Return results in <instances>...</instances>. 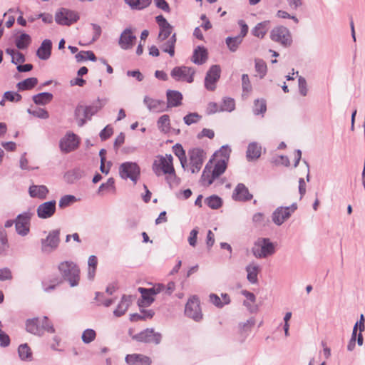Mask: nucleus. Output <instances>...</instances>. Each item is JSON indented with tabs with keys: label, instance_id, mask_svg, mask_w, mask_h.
<instances>
[{
	"label": "nucleus",
	"instance_id": "nucleus-18",
	"mask_svg": "<svg viewBox=\"0 0 365 365\" xmlns=\"http://www.w3.org/2000/svg\"><path fill=\"white\" fill-rule=\"evenodd\" d=\"M136 41V36L133 34L131 29L126 28L120 34L118 44L123 50L133 48Z\"/></svg>",
	"mask_w": 365,
	"mask_h": 365
},
{
	"label": "nucleus",
	"instance_id": "nucleus-37",
	"mask_svg": "<svg viewBox=\"0 0 365 365\" xmlns=\"http://www.w3.org/2000/svg\"><path fill=\"white\" fill-rule=\"evenodd\" d=\"M38 79L35 77L26 78L17 83V88L20 91L30 90L36 86Z\"/></svg>",
	"mask_w": 365,
	"mask_h": 365
},
{
	"label": "nucleus",
	"instance_id": "nucleus-2",
	"mask_svg": "<svg viewBox=\"0 0 365 365\" xmlns=\"http://www.w3.org/2000/svg\"><path fill=\"white\" fill-rule=\"evenodd\" d=\"M58 270L63 279L68 281L71 287L78 284L80 269L77 264L72 261H64L59 264Z\"/></svg>",
	"mask_w": 365,
	"mask_h": 365
},
{
	"label": "nucleus",
	"instance_id": "nucleus-41",
	"mask_svg": "<svg viewBox=\"0 0 365 365\" xmlns=\"http://www.w3.org/2000/svg\"><path fill=\"white\" fill-rule=\"evenodd\" d=\"M106 191V192L115 193V180L113 178L108 179L106 182L102 183L98 190V193Z\"/></svg>",
	"mask_w": 365,
	"mask_h": 365
},
{
	"label": "nucleus",
	"instance_id": "nucleus-38",
	"mask_svg": "<svg viewBox=\"0 0 365 365\" xmlns=\"http://www.w3.org/2000/svg\"><path fill=\"white\" fill-rule=\"evenodd\" d=\"M242 40L241 36H239L235 37L228 36L225 39V43L231 52H235L242 43Z\"/></svg>",
	"mask_w": 365,
	"mask_h": 365
},
{
	"label": "nucleus",
	"instance_id": "nucleus-58",
	"mask_svg": "<svg viewBox=\"0 0 365 365\" xmlns=\"http://www.w3.org/2000/svg\"><path fill=\"white\" fill-rule=\"evenodd\" d=\"M298 86H299V93L302 96H306L308 93V88H307V81L304 77H302V76L299 77Z\"/></svg>",
	"mask_w": 365,
	"mask_h": 365
},
{
	"label": "nucleus",
	"instance_id": "nucleus-25",
	"mask_svg": "<svg viewBox=\"0 0 365 365\" xmlns=\"http://www.w3.org/2000/svg\"><path fill=\"white\" fill-rule=\"evenodd\" d=\"M212 160H210L205 165L204 170L202 172L200 182L202 185L209 186L210 185L213 181L217 178L214 176V174L212 173Z\"/></svg>",
	"mask_w": 365,
	"mask_h": 365
},
{
	"label": "nucleus",
	"instance_id": "nucleus-17",
	"mask_svg": "<svg viewBox=\"0 0 365 365\" xmlns=\"http://www.w3.org/2000/svg\"><path fill=\"white\" fill-rule=\"evenodd\" d=\"M56 202L55 200H51L40 204L37 209V216L40 219H48L51 217L56 212Z\"/></svg>",
	"mask_w": 365,
	"mask_h": 365
},
{
	"label": "nucleus",
	"instance_id": "nucleus-6",
	"mask_svg": "<svg viewBox=\"0 0 365 365\" xmlns=\"http://www.w3.org/2000/svg\"><path fill=\"white\" fill-rule=\"evenodd\" d=\"M34 215V212L31 210H28L16 217L15 227L16 232L19 235L24 237L29 233L31 220Z\"/></svg>",
	"mask_w": 365,
	"mask_h": 365
},
{
	"label": "nucleus",
	"instance_id": "nucleus-44",
	"mask_svg": "<svg viewBox=\"0 0 365 365\" xmlns=\"http://www.w3.org/2000/svg\"><path fill=\"white\" fill-rule=\"evenodd\" d=\"M19 356L22 360H31L32 353L27 344H21L18 349Z\"/></svg>",
	"mask_w": 365,
	"mask_h": 365
},
{
	"label": "nucleus",
	"instance_id": "nucleus-55",
	"mask_svg": "<svg viewBox=\"0 0 365 365\" xmlns=\"http://www.w3.org/2000/svg\"><path fill=\"white\" fill-rule=\"evenodd\" d=\"M231 148L229 145H223L220 148V149L215 153L216 156H221L222 158L220 160H225V161H229L230 153H231Z\"/></svg>",
	"mask_w": 365,
	"mask_h": 365
},
{
	"label": "nucleus",
	"instance_id": "nucleus-46",
	"mask_svg": "<svg viewBox=\"0 0 365 365\" xmlns=\"http://www.w3.org/2000/svg\"><path fill=\"white\" fill-rule=\"evenodd\" d=\"M267 110L266 101L264 99H257L255 101L253 113L255 115H264Z\"/></svg>",
	"mask_w": 365,
	"mask_h": 365
},
{
	"label": "nucleus",
	"instance_id": "nucleus-61",
	"mask_svg": "<svg viewBox=\"0 0 365 365\" xmlns=\"http://www.w3.org/2000/svg\"><path fill=\"white\" fill-rule=\"evenodd\" d=\"M198 234V228H194L190 232V236L188 237L189 245L192 247H195L197 244V237Z\"/></svg>",
	"mask_w": 365,
	"mask_h": 365
},
{
	"label": "nucleus",
	"instance_id": "nucleus-45",
	"mask_svg": "<svg viewBox=\"0 0 365 365\" xmlns=\"http://www.w3.org/2000/svg\"><path fill=\"white\" fill-rule=\"evenodd\" d=\"M255 71L259 74L260 78H263L267 71L266 63L262 59L259 58L255 59Z\"/></svg>",
	"mask_w": 365,
	"mask_h": 365
},
{
	"label": "nucleus",
	"instance_id": "nucleus-5",
	"mask_svg": "<svg viewBox=\"0 0 365 365\" xmlns=\"http://www.w3.org/2000/svg\"><path fill=\"white\" fill-rule=\"evenodd\" d=\"M275 252L274 244L269 238H259L252 248V253L257 258H266Z\"/></svg>",
	"mask_w": 365,
	"mask_h": 365
},
{
	"label": "nucleus",
	"instance_id": "nucleus-64",
	"mask_svg": "<svg viewBox=\"0 0 365 365\" xmlns=\"http://www.w3.org/2000/svg\"><path fill=\"white\" fill-rule=\"evenodd\" d=\"M215 136V133L212 130L208 128H203L202 131L197 134L199 139L203 137H207L210 139H212Z\"/></svg>",
	"mask_w": 365,
	"mask_h": 365
},
{
	"label": "nucleus",
	"instance_id": "nucleus-11",
	"mask_svg": "<svg viewBox=\"0 0 365 365\" xmlns=\"http://www.w3.org/2000/svg\"><path fill=\"white\" fill-rule=\"evenodd\" d=\"M60 231L54 230L51 231L46 239L41 240V250L44 253H51L58 247Z\"/></svg>",
	"mask_w": 365,
	"mask_h": 365
},
{
	"label": "nucleus",
	"instance_id": "nucleus-34",
	"mask_svg": "<svg viewBox=\"0 0 365 365\" xmlns=\"http://www.w3.org/2000/svg\"><path fill=\"white\" fill-rule=\"evenodd\" d=\"M129 305L130 301L128 298L123 295L117 308L113 311L114 315L117 317L123 316L128 310Z\"/></svg>",
	"mask_w": 365,
	"mask_h": 365
},
{
	"label": "nucleus",
	"instance_id": "nucleus-51",
	"mask_svg": "<svg viewBox=\"0 0 365 365\" xmlns=\"http://www.w3.org/2000/svg\"><path fill=\"white\" fill-rule=\"evenodd\" d=\"M165 180L170 188L178 186L180 184V179L177 177L175 168L173 172H170L165 175Z\"/></svg>",
	"mask_w": 365,
	"mask_h": 365
},
{
	"label": "nucleus",
	"instance_id": "nucleus-59",
	"mask_svg": "<svg viewBox=\"0 0 365 365\" xmlns=\"http://www.w3.org/2000/svg\"><path fill=\"white\" fill-rule=\"evenodd\" d=\"M242 88L243 93H249L252 91V85L247 74L242 76Z\"/></svg>",
	"mask_w": 365,
	"mask_h": 365
},
{
	"label": "nucleus",
	"instance_id": "nucleus-10",
	"mask_svg": "<svg viewBox=\"0 0 365 365\" xmlns=\"http://www.w3.org/2000/svg\"><path fill=\"white\" fill-rule=\"evenodd\" d=\"M132 338L139 342L159 344L162 339V334L159 332H155L153 329L148 328L133 335Z\"/></svg>",
	"mask_w": 365,
	"mask_h": 365
},
{
	"label": "nucleus",
	"instance_id": "nucleus-22",
	"mask_svg": "<svg viewBox=\"0 0 365 365\" xmlns=\"http://www.w3.org/2000/svg\"><path fill=\"white\" fill-rule=\"evenodd\" d=\"M48 189L46 185H32L29 188V193L31 197L44 200L48 194Z\"/></svg>",
	"mask_w": 365,
	"mask_h": 365
},
{
	"label": "nucleus",
	"instance_id": "nucleus-43",
	"mask_svg": "<svg viewBox=\"0 0 365 365\" xmlns=\"http://www.w3.org/2000/svg\"><path fill=\"white\" fill-rule=\"evenodd\" d=\"M205 202L209 207L215 210L220 208L222 206V200L217 195H213L207 197L205 200Z\"/></svg>",
	"mask_w": 365,
	"mask_h": 365
},
{
	"label": "nucleus",
	"instance_id": "nucleus-54",
	"mask_svg": "<svg viewBox=\"0 0 365 365\" xmlns=\"http://www.w3.org/2000/svg\"><path fill=\"white\" fill-rule=\"evenodd\" d=\"M27 112L29 114L41 119H47L49 117L48 111L41 108H38L35 110H31L29 108L27 110Z\"/></svg>",
	"mask_w": 365,
	"mask_h": 365
},
{
	"label": "nucleus",
	"instance_id": "nucleus-23",
	"mask_svg": "<svg viewBox=\"0 0 365 365\" xmlns=\"http://www.w3.org/2000/svg\"><path fill=\"white\" fill-rule=\"evenodd\" d=\"M52 42L49 39L42 41L40 47L37 49L36 56L41 60H47L51 54Z\"/></svg>",
	"mask_w": 365,
	"mask_h": 365
},
{
	"label": "nucleus",
	"instance_id": "nucleus-53",
	"mask_svg": "<svg viewBox=\"0 0 365 365\" xmlns=\"http://www.w3.org/2000/svg\"><path fill=\"white\" fill-rule=\"evenodd\" d=\"M158 128L163 132H167L170 128V118L168 115H163L158 120Z\"/></svg>",
	"mask_w": 365,
	"mask_h": 365
},
{
	"label": "nucleus",
	"instance_id": "nucleus-31",
	"mask_svg": "<svg viewBox=\"0 0 365 365\" xmlns=\"http://www.w3.org/2000/svg\"><path fill=\"white\" fill-rule=\"evenodd\" d=\"M269 24V21L258 23L252 30V34L256 37L262 38L268 31Z\"/></svg>",
	"mask_w": 365,
	"mask_h": 365
},
{
	"label": "nucleus",
	"instance_id": "nucleus-52",
	"mask_svg": "<svg viewBox=\"0 0 365 365\" xmlns=\"http://www.w3.org/2000/svg\"><path fill=\"white\" fill-rule=\"evenodd\" d=\"M235 103L233 98H225L223 100V103L220 108V111L231 112L235 110Z\"/></svg>",
	"mask_w": 365,
	"mask_h": 365
},
{
	"label": "nucleus",
	"instance_id": "nucleus-4",
	"mask_svg": "<svg viewBox=\"0 0 365 365\" xmlns=\"http://www.w3.org/2000/svg\"><path fill=\"white\" fill-rule=\"evenodd\" d=\"M118 173L123 180L130 179L136 184L140 175V168L135 162H125L119 165Z\"/></svg>",
	"mask_w": 365,
	"mask_h": 365
},
{
	"label": "nucleus",
	"instance_id": "nucleus-60",
	"mask_svg": "<svg viewBox=\"0 0 365 365\" xmlns=\"http://www.w3.org/2000/svg\"><path fill=\"white\" fill-rule=\"evenodd\" d=\"M4 98L11 102H19L21 99V96L16 92L6 91L4 94Z\"/></svg>",
	"mask_w": 365,
	"mask_h": 365
},
{
	"label": "nucleus",
	"instance_id": "nucleus-33",
	"mask_svg": "<svg viewBox=\"0 0 365 365\" xmlns=\"http://www.w3.org/2000/svg\"><path fill=\"white\" fill-rule=\"evenodd\" d=\"M53 99V94L48 92H43L33 96L34 102L37 105L44 106L50 103Z\"/></svg>",
	"mask_w": 365,
	"mask_h": 365
},
{
	"label": "nucleus",
	"instance_id": "nucleus-40",
	"mask_svg": "<svg viewBox=\"0 0 365 365\" xmlns=\"http://www.w3.org/2000/svg\"><path fill=\"white\" fill-rule=\"evenodd\" d=\"M227 161L225 160H218L215 164L214 168L212 167V173L217 178L225 173L227 165Z\"/></svg>",
	"mask_w": 365,
	"mask_h": 365
},
{
	"label": "nucleus",
	"instance_id": "nucleus-24",
	"mask_svg": "<svg viewBox=\"0 0 365 365\" xmlns=\"http://www.w3.org/2000/svg\"><path fill=\"white\" fill-rule=\"evenodd\" d=\"M166 96L168 101L167 108L177 107L181 105L182 95L180 92L168 90L167 91Z\"/></svg>",
	"mask_w": 365,
	"mask_h": 365
},
{
	"label": "nucleus",
	"instance_id": "nucleus-42",
	"mask_svg": "<svg viewBox=\"0 0 365 365\" xmlns=\"http://www.w3.org/2000/svg\"><path fill=\"white\" fill-rule=\"evenodd\" d=\"M103 106L104 104L102 103V101L100 99H98V101L92 105L85 106L86 111L88 113L90 120H91V117L97 113L103 108Z\"/></svg>",
	"mask_w": 365,
	"mask_h": 365
},
{
	"label": "nucleus",
	"instance_id": "nucleus-29",
	"mask_svg": "<svg viewBox=\"0 0 365 365\" xmlns=\"http://www.w3.org/2000/svg\"><path fill=\"white\" fill-rule=\"evenodd\" d=\"M207 58V52L204 47L197 46L193 52L192 61L197 65L203 64Z\"/></svg>",
	"mask_w": 365,
	"mask_h": 365
},
{
	"label": "nucleus",
	"instance_id": "nucleus-30",
	"mask_svg": "<svg viewBox=\"0 0 365 365\" xmlns=\"http://www.w3.org/2000/svg\"><path fill=\"white\" fill-rule=\"evenodd\" d=\"M261 155V146L257 143L253 142L248 145L246 152V157L248 161H252L259 158Z\"/></svg>",
	"mask_w": 365,
	"mask_h": 365
},
{
	"label": "nucleus",
	"instance_id": "nucleus-35",
	"mask_svg": "<svg viewBox=\"0 0 365 365\" xmlns=\"http://www.w3.org/2000/svg\"><path fill=\"white\" fill-rule=\"evenodd\" d=\"M31 42V36L25 33L21 34L19 36H18L15 40L16 46L19 49H26L30 45Z\"/></svg>",
	"mask_w": 365,
	"mask_h": 365
},
{
	"label": "nucleus",
	"instance_id": "nucleus-57",
	"mask_svg": "<svg viewBox=\"0 0 365 365\" xmlns=\"http://www.w3.org/2000/svg\"><path fill=\"white\" fill-rule=\"evenodd\" d=\"M76 200V199L75 196L71 195H66L63 196L60 199V200L58 202V205L61 208H64V207L70 205L73 202H75Z\"/></svg>",
	"mask_w": 365,
	"mask_h": 365
},
{
	"label": "nucleus",
	"instance_id": "nucleus-7",
	"mask_svg": "<svg viewBox=\"0 0 365 365\" xmlns=\"http://www.w3.org/2000/svg\"><path fill=\"white\" fill-rule=\"evenodd\" d=\"M297 210V204L296 202H293L290 206L278 207L273 212L272 220L275 225L278 226L282 225Z\"/></svg>",
	"mask_w": 365,
	"mask_h": 365
},
{
	"label": "nucleus",
	"instance_id": "nucleus-63",
	"mask_svg": "<svg viewBox=\"0 0 365 365\" xmlns=\"http://www.w3.org/2000/svg\"><path fill=\"white\" fill-rule=\"evenodd\" d=\"M11 278V272L9 268L0 269V281L9 280Z\"/></svg>",
	"mask_w": 365,
	"mask_h": 365
},
{
	"label": "nucleus",
	"instance_id": "nucleus-14",
	"mask_svg": "<svg viewBox=\"0 0 365 365\" xmlns=\"http://www.w3.org/2000/svg\"><path fill=\"white\" fill-rule=\"evenodd\" d=\"M79 19L78 14L73 11L62 8L56 12L55 20L58 24L69 26Z\"/></svg>",
	"mask_w": 365,
	"mask_h": 365
},
{
	"label": "nucleus",
	"instance_id": "nucleus-15",
	"mask_svg": "<svg viewBox=\"0 0 365 365\" xmlns=\"http://www.w3.org/2000/svg\"><path fill=\"white\" fill-rule=\"evenodd\" d=\"M185 314L196 322L202 319V314L200 307V301L197 297L194 296L187 301L185 305Z\"/></svg>",
	"mask_w": 365,
	"mask_h": 365
},
{
	"label": "nucleus",
	"instance_id": "nucleus-19",
	"mask_svg": "<svg viewBox=\"0 0 365 365\" xmlns=\"http://www.w3.org/2000/svg\"><path fill=\"white\" fill-rule=\"evenodd\" d=\"M253 195L243 183H238L233 190L232 198L235 201L247 202L252 200Z\"/></svg>",
	"mask_w": 365,
	"mask_h": 365
},
{
	"label": "nucleus",
	"instance_id": "nucleus-39",
	"mask_svg": "<svg viewBox=\"0 0 365 365\" xmlns=\"http://www.w3.org/2000/svg\"><path fill=\"white\" fill-rule=\"evenodd\" d=\"M173 150L174 154L179 158L182 167L185 168V166L187 164V158L182 146L180 144L177 143L173 147Z\"/></svg>",
	"mask_w": 365,
	"mask_h": 365
},
{
	"label": "nucleus",
	"instance_id": "nucleus-8",
	"mask_svg": "<svg viewBox=\"0 0 365 365\" xmlns=\"http://www.w3.org/2000/svg\"><path fill=\"white\" fill-rule=\"evenodd\" d=\"M189 165L192 173H198L206 158L205 152L199 148H193L189 150Z\"/></svg>",
	"mask_w": 365,
	"mask_h": 365
},
{
	"label": "nucleus",
	"instance_id": "nucleus-20",
	"mask_svg": "<svg viewBox=\"0 0 365 365\" xmlns=\"http://www.w3.org/2000/svg\"><path fill=\"white\" fill-rule=\"evenodd\" d=\"M143 103L150 112L161 113L166 110L165 102L162 100L154 99L146 96L144 97Z\"/></svg>",
	"mask_w": 365,
	"mask_h": 365
},
{
	"label": "nucleus",
	"instance_id": "nucleus-13",
	"mask_svg": "<svg viewBox=\"0 0 365 365\" xmlns=\"http://www.w3.org/2000/svg\"><path fill=\"white\" fill-rule=\"evenodd\" d=\"M195 70L191 67L187 66H178L175 67L170 73V76L178 81H186L192 83L193 81V76Z\"/></svg>",
	"mask_w": 365,
	"mask_h": 365
},
{
	"label": "nucleus",
	"instance_id": "nucleus-62",
	"mask_svg": "<svg viewBox=\"0 0 365 365\" xmlns=\"http://www.w3.org/2000/svg\"><path fill=\"white\" fill-rule=\"evenodd\" d=\"M209 298L210 302L217 308H222L224 307L221 298H220L216 294H210Z\"/></svg>",
	"mask_w": 365,
	"mask_h": 365
},
{
	"label": "nucleus",
	"instance_id": "nucleus-26",
	"mask_svg": "<svg viewBox=\"0 0 365 365\" xmlns=\"http://www.w3.org/2000/svg\"><path fill=\"white\" fill-rule=\"evenodd\" d=\"M176 40V34L174 33L169 38H167L164 42H160V47L161 50L165 53H168L171 57L174 56Z\"/></svg>",
	"mask_w": 365,
	"mask_h": 365
},
{
	"label": "nucleus",
	"instance_id": "nucleus-50",
	"mask_svg": "<svg viewBox=\"0 0 365 365\" xmlns=\"http://www.w3.org/2000/svg\"><path fill=\"white\" fill-rule=\"evenodd\" d=\"M96 337V332L93 329H86L82 333L81 339L84 344H90Z\"/></svg>",
	"mask_w": 365,
	"mask_h": 365
},
{
	"label": "nucleus",
	"instance_id": "nucleus-16",
	"mask_svg": "<svg viewBox=\"0 0 365 365\" xmlns=\"http://www.w3.org/2000/svg\"><path fill=\"white\" fill-rule=\"evenodd\" d=\"M221 69L218 65H212L207 71L205 78V87L207 90L213 91L216 83L220 78Z\"/></svg>",
	"mask_w": 365,
	"mask_h": 365
},
{
	"label": "nucleus",
	"instance_id": "nucleus-1",
	"mask_svg": "<svg viewBox=\"0 0 365 365\" xmlns=\"http://www.w3.org/2000/svg\"><path fill=\"white\" fill-rule=\"evenodd\" d=\"M26 329L28 332L38 336H42L45 332L53 334L56 331L53 324L46 316L27 319Z\"/></svg>",
	"mask_w": 365,
	"mask_h": 365
},
{
	"label": "nucleus",
	"instance_id": "nucleus-56",
	"mask_svg": "<svg viewBox=\"0 0 365 365\" xmlns=\"http://www.w3.org/2000/svg\"><path fill=\"white\" fill-rule=\"evenodd\" d=\"M202 118L197 113H190L183 118L185 123L187 125H190L193 123H197Z\"/></svg>",
	"mask_w": 365,
	"mask_h": 365
},
{
	"label": "nucleus",
	"instance_id": "nucleus-3",
	"mask_svg": "<svg viewBox=\"0 0 365 365\" xmlns=\"http://www.w3.org/2000/svg\"><path fill=\"white\" fill-rule=\"evenodd\" d=\"M173 158L170 154L157 156L152 165L153 172L158 177L173 172Z\"/></svg>",
	"mask_w": 365,
	"mask_h": 365
},
{
	"label": "nucleus",
	"instance_id": "nucleus-36",
	"mask_svg": "<svg viewBox=\"0 0 365 365\" xmlns=\"http://www.w3.org/2000/svg\"><path fill=\"white\" fill-rule=\"evenodd\" d=\"M138 291L140 292L142 297V299L139 302V305L141 307L150 305L154 301V299L148 289L140 287L138 288Z\"/></svg>",
	"mask_w": 365,
	"mask_h": 365
},
{
	"label": "nucleus",
	"instance_id": "nucleus-47",
	"mask_svg": "<svg viewBox=\"0 0 365 365\" xmlns=\"http://www.w3.org/2000/svg\"><path fill=\"white\" fill-rule=\"evenodd\" d=\"M252 222L256 227H264L269 222V220L262 212H256L252 218Z\"/></svg>",
	"mask_w": 365,
	"mask_h": 365
},
{
	"label": "nucleus",
	"instance_id": "nucleus-28",
	"mask_svg": "<svg viewBox=\"0 0 365 365\" xmlns=\"http://www.w3.org/2000/svg\"><path fill=\"white\" fill-rule=\"evenodd\" d=\"M75 118L78 123V125L82 127L87 120H90L86 108L83 105H78L75 109Z\"/></svg>",
	"mask_w": 365,
	"mask_h": 365
},
{
	"label": "nucleus",
	"instance_id": "nucleus-48",
	"mask_svg": "<svg viewBox=\"0 0 365 365\" xmlns=\"http://www.w3.org/2000/svg\"><path fill=\"white\" fill-rule=\"evenodd\" d=\"M9 248L7 236L5 230L0 226V255H4Z\"/></svg>",
	"mask_w": 365,
	"mask_h": 365
},
{
	"label": "nucleus",
	"instance_id": "nucleus-32",
	"mask_svg": "<svg viewBox=\"0 0 365 365\" xmlns=\"http://www.w3.org/2000/svg\"><path fill=\"white\" fill-rule=\"evenodd\" d=\"M132 10H142L151 4V0H124Z\"/></svg>",
	"mask_w": 365,
	"mask_h": 365
},
{
	"label": "nucleus",
	"instance_id": "nucleus-27",
	"mask_svg": "<svg viewBox=\"0 0 365 365\" xmlns=\"http://www.w3.org/2000/svg\"><path fill=\"white\" fill-rule=\"evenodd\" d=\"M247 279L251 284H257L258 282L257 275L260 267L256 263H250L246 267Z\"/></svg>",
	"mask_w": 365,
	"mask_h": 365
},
{
	"label": "nucleus",
	"instance_id": "nucleus-12",
	"mask_svg": "<svg viewBox=\"0 0 365 365\" xmlns=\"http://www.w3.org/2000/svg\"><path fill=\"white\" fill-rule=\"evenodd\" d=\"M79 138L73 133H68L59 142V147L63 153H68L75 150L79 145Z\"/></svg>",
	"mask_w": 365,
	"mask_h": 365
},
{
	"label": "nucleus",
	"instance_id": "nucleus-21",
	"mask_svg": "<svg viewBox=\"0 0 365 365\" xmlns=\"http://www.w3.org/2000/svg\"><path fill=\"white\" fill-rule=\"evenodd\" d=\"M125 361L129 365H150L152 363L150 357L140 354H128Z\"/></svg>",
	"mask_w": 365,
	"mask_h": 365
},
{
	"label": "nucleus",
	"instance_id": "nucleus-9",
	"mask_svg": "<svg viewBox=\"0 0 365 365\" xmlns=\"http://www.w3.org/2000/svg\"><path fill=\"white\" fill-rule=\"evenodd\" d=\"M270 38L272 41L279 43L284 46H290L292 41L290 31L283 26L274 28L271 31Z\"/></svg>",
	"mask_w": 365,
	"mask_h": 365
},
{
	"label": "nucleus",
	"instance_id": "nucleus-49",
	"mask_svg": "<svg viewBox=\"0 0 365 365\" xmlns=\"http://www.w3.org/2000/svg\"><path fill=\"white\" fill-rule=\"evenodd\" d=\"M173 31V26L170 24L160 28V32L158 36L159 42H164L167 38H170Z\"/></svg>",
	"mask_w": 365,
	"mask_h": 365
}]
</instances>
